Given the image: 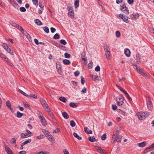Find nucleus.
<instances>
[{
	"label": "nucleus",
	"instance_id": "f257e3e1",
	"mask_svg": "<svg viewBox=\"0 0 154 154\" xmlns=\"http://www.w3.org/2000/svg\"><path fill=\"white\" fill-rule=\"evenodd\" d=\"M149 115V113L148 112H137L136 115V116L140 120H142L145 119Z\"/></svg>",
	"mask_w": 154,
	"mask_h": 154
},
{
	"label": "nucleus",
	"instance_id": "f03ea898",
	"mask_svg": "<svg viewBox=\"0 0 154 154\" xmlns=\"http://www.w3.org/2000/svg\"><path fill=\"white\" fill-rule=\"evenodd\" d=\"M116 101L118 105H123L124 103V98L123 96L120 95L117 97L116 99Z\"/></svg>",
	"mask_w": 154,
	"mask_h": 154
},
{
	"label": "nucleus",
	"instance_id": "7ed1b4c3",
	"mask_svg": "<svg viewBox=\"0 0 154 154\" xmlns=\"http://www.w3.org/2000/svg\"><path fill=\"white\" fill-rule=\"evenodd\" d=\"M122 137L120 135H115L114 134L112 137V142L113 143L114 141H116L117 142H120L122 140Z\"/></svg>",
	"mask_w": 154,
	"mask_h": 154
},
{
	"label": "nucleus",
	"instance_id": "20e7f679",
	"mask_svg": "<svg viewBox=\"0 0 154 154\" xmlns=\"http://www.w3.org/2000/svg\"><path fill=\"white\" fill-rule=\"evenodd\" d=\"M68 11L69 15L71 18L74 17V13L73 8L71 6H68Z\"/></svg>",
	"mask_w": 154,
	"mask_h": 154
},
{
	"label": "nucleus",
	"instance_id": "39448f33",
	"mask_svg": "<svg viewBox=\"0 0 154 154\" xmlns=\"http://www.w3.org/2000/svg\"><path fill=\"white\" fill-rule=\"evenodd\" d=\"M4 49L8 53H10L11 55H13L12 51L11 52V50L9 48V45L6 43H3L2 45Z\"/></svg>",
	"mask_w": 154,
	"mask_h": 154
},
{
	"label": "nucleus",
	"instance_id": "423d86ee",
	"mask_svg": "<svg viewBox=\"0 0 154 154\" xmlns=\"http://www.w3.org/2000/svg\"><path fill=\"white\" fill-rule=\"evenodd\" d=\"M146 101L148 109L149 110H151L152 107V105L150 98L149 97H147L146 99Z\"/></svg>",
	"mask_w": 154,
	"mask_h": 154
},
{
	"label": "nucleus",
	"instance_id": "0eeeda50",
	"mask_svg": "<svg viewBox=\"0 0 154 154\" xmlns=\"http://www.w3.org/2000/svg\"><path fill=\"white\" fill-rule=\"evenodd\" d=\"M121 9L126 14L128 15L129 14L128 9L126 8L125 5L124 4L121 7Z\"/></svg>",
	"mask_w": 154,
	"mask_h": 154
},
{
	"label": "nucleus",
	"instance_id": "6e6552de",
	"mask_svg": "<svg viewBox=\"0 0 154 154\" xmlns=\"http://www.w3.org/2000/svg\"><path fill=\"white\" fill-rule=\"evenodd\" d=\"M119 17L121 18L126 23H128L129 22L127 16L123 14H121L119 15Z\"/></svg>",
	"mask_w": 154,
	"mask_h": 154
},
{
	"label": "nucleus",
	"instance_id": "1a4fd4ad",
	"mask_svg": "<svg viewBox=\"0 0 154 154\" xmlns=\"http://www.w3.org/2000/svg\"><path fill=\"white\" fill-rule=\"evenodd\" d=\"M46 137L48 138V140L52 143H54L55 142V140L53 136L50 134L47 135Z\"/></svg>",
	"mask_w": 154,
	"mask_h": 154
},
{
	"label": "nucleus",
	"instance_id": "9d476101",
	"mask_svg": "<svg viewBox=\"0 0 154 154\" xmlns=\"http://www.w3.org/2000/svg\"><path fill=\"white\" fill-rule=\"evenodd\" d=\"M11 26L13 27H15L18 29H19L22 32V31H24V30L22 29V28L20 27L18 24L14 23H12L11 24Z\"/></svg>",
	"mask_w": 154,
	"mask_h": 154
},
{
	"label": "nucleus",
	"instance_id": "9b49d317",
	"mask_svg": "<svg viewBox=\"0 0 154 154\" xmlns=\"http://www.w3.org/2000/svg\"><path fill=\"white\" fill-rule=\"evenodd\" d=\"M141 57V56L140 54H137L136 55V61L137 63L139 64L141 62L140 60Z\"/></svg>",
	"mask_w": 154,
	"mask_h": 154
},
{
	"label": "nucleus",
	"instance_id": "f8f14e48",
	"mask_svg": "<svg viewBox=\"0 0 154 154\" xmlns=\"http://www.w3.org/2000/svg\"><path fill=\"white\" fill-rule=\"evenodd\" d=\"M95 149L97 150V151L102 154H105V151L101 149L100 147L96 146L95 147Z\"/></svg>",
	"mask_w": 154,
	"mask_h": 154
},
{
	"label": "nucleus",
	"instance_id": "ddd939ff",
	"mask_svg": "<svg viewBox=\"0 0 154 154\" xmlns=\"http://www.w3.org/2000/svg\"><path fill=\"white\" fill-rule=\"evenodd\" d=\"M31 141V139H29L25 141H24L23 142L21 145V149H22L23 148V146H24L26 144L30 143Z\"/></svg>",
	"mask_w": 154,
	"mask_h": 154
},
{
	"label": "nucleus",
	"instance_id": "4468645a",
	"mask_svg": "<svg viewBox=\"0 0 154 154\" xmlns=\"http://www.w3.org/2000/svg\"><path fill=\"white\" fill-rule=\"evenodd\" d=\"M117 110L118 113L122 116H125L127 115V113L121 110L120 109H118Z\"/></svg>",
	"mask_w": 154,
	"mask_h": 154
},
{
	"label": "nucleus",
	"instance_id": "2eb2a0df",
	"mask_svg": "<svg viewBox=\"0 0 154 154\" xmlns=\"http://www.w3.org/2000/svg\"><path fill=\"white\" fill-rule=\"evenodd\" d=\"M146 142L143 141L141 143H138L137 145L139 147L143 148L146 146Z\"/></svg>",
	"mask_w": 154,
	"mask_h": 154
},
{
	"label": "nucleus",
	"instance_id": "dca6fc26",
	"mask_svg": "<svg viewBox=\"0 0 154 154\" xmlns=\"http://www.w3.org/2000/svg\"><path fill=\"white\" fill-rule=\"evenodd\" d=\"M6 105L8 108H9L11 111H12V109L11 108V105L10 101L8 100L6 103Z\"/></svg>",
	"mask_w": 154,
	"mask_h": 154
},
{
	"label": "nucleus",
	"instance_id": "f3484780",
	"mask_svg": "<svg viewBox=\"0 0 154 154\" xmlns=\"http://www.w3.org/2000/svg\"><path fill=\"white\" fill-rule=\"evenodd\" d=\"M5 150L8 154H13L12 150L7 146H5Z\"/></svg>",
	"mask_w": 154,
	"mask_h": 154
},
{
	"label": "nucleus",
	"instance_id": "a211bd4d",
	"mask_svg": "<svg viewBox=\"0 0 154 154\" xmlns=\"http://www.w3.org/2000/svg\"><path fill=\"white\" fill-rule=\"evenodd\" d=\"M40 101L43 107H45L47 106L48 105L46 103V101L42 98L40 99Z\"/></svg>",
	"mask_w": 154,
	"mask_h": 154
},
{
	"label": "nucleus",
	"instance_id": "6ab92c4d",
	"mask_svg": "<svg viewBox=\"0 0 154 154\" xmlns=\"http://www.w3.org/2000/svg\"><path fill=\"white\" fill-rule=\"evenodd\" d=\"M124 53L125 55L127 57H129L130 55L131 52L129 49H126Z\"/></svg>",
	"mask_w": 154,
	"mask_h": 154
},
{
	"label": "nucleus",
	"instance_id": "aec40b11",
	"mask_svg": "<svg viewBox=\"0 0 154 154\" xmlns=\"http://www.w3.org/2000/svg\"><path fill=\"white\" fill-rule=\"evenodd\" d=\"M104 49L105 52H109V48L106 44L104 45Z\"/></svg>",
	"mask_w": 154,
	"mask_h": 154
},
{
	"label": "nucleus",
	"instance_id": "412c9836",
	"mask_svg": "<svg viewBox=\"0 0 154 154\" xmlns=\"http://www.w3.org/2000/svg\"><path fill=\"white\" fill-rule=\"evenodd\" d=\"M25 34L28 40L30 42L32 40L31 39V37L27 33V32H26V31H25L23 32Z\"/></svg>",
	"mask_w": 154,
	"mask_h": 154
},
{
	"label": "nucleus",
	"instance_id": "4be33fe9",
	"mask_svg": "<svg viewBox=\"0 0 154 154\" xmlns=\"http://www.w3.org/2000/svg\"><path fill=\"white\" fill-rule=\"evenodd\" d=\"M26 136H27L28 137H31L32 136V133L29 131V130H26Z\"/></svg>",
	"mask_w": 154,
	"mask_h": 154
},
{
	"label": "nucleus",
	"instance_id": "5701e85b",
	"mask_svg": "<svg viewBox=\"0 0 154 154\" xmlns=\"http://www.w3.org/2000/svg\"><path fill=\"white\" fill-rule=\"evenodd\" d=\"M42 132L45 135L46 137L47 135H48V134H50V133L47 130H45L44 129H42Z\"/></svg>",
	"mask_w": 154,
	"mask_h": 154
},
{
	"label": "nucleus",
	"instance_id": "b1692460",
	"mask_svg": "<svg viewBox=\"0 0 154 154\" xmlns=\"http://www.w3.org/2000/svg\"><path fill=\"white\" fill-rule=\"evenodd\" d=\"M62 115L63 118L66 119H68L69 117V116L67 112H64L62 113Z\"/></svg>",
	"mask_w": 154,
	"mask_h": 154
},
{
	"label": "nucleus",
	"instance_id": "393cba45",
	"mask_svg": "<svg viewBox=\"0 0 154 154\" xmlns=\"http://www.w3.org/2000/svg\"><path fill=\"white\" fill-rule=\"evenodd\" d=\"M35 23L38 26H41L42 25V23L39 20L36 19L35 20Z\"/></svg>",
	"mask_w": 154,
	"mask_h": 154
},
{
	"label": "nucleus",
	"instance_id": "a878e982",
	"mask_svg": "<svg viewBox=\"0 0 154 154\" xmlns=\"http://www.w3.org/2000/svg\"><path fill=\"white\" fill-rule=\"evenodd\" d=\"M18 92L20 93L21 94L24 96H25L26 97H29V95L27 94L26 93L21 90L20 89H19L18 90Z\"/></svg>",
	"mask_w": 154,
	"mask_h": 154
},
{
	"label": "nucleus",
	"instance_id": "bb28decb",
	"mask_svg": "<svg viewBox=\"0 0 154 154\" xmlns=\"http://www.w3.org/2000/svg\"><path fill=\"white\" fill-rule=\"evenodd\" d=\"M79 0H76L74 3V7L75 8H78L79 6Z\"/></svg>",
	"mask_w": 154,
	"mask_h": 154
},
{
	"label": "nucleus",
	"instance_id": "cd10ccee",
	"mask_svg": "<svg viewBox=\"0 0 154 154\" xmlns=\"http://www.w3.org/2000/svg\"><path fill=\"white\" fill-rule=\"evenodd\" d=\"M59 100L63 102L66 103L67 101V100L65 97H61L59 98Z\"/></svg>",
	"mask_w": 154,
	"mask_h": 154
},
{
	"label": "nucleus",
	"instance_id": "c85d7f7f",
	"mask_svg": "<svg viewBox=\"0 0 154 154\" xmlns=\"http://www.w3.org/2000/svg\"><path fill=\"white\" fill-rule=\"evenodd\" d=\"M73 135L76 138L79 140H81L82 139V138L79 136V135L75 132H74L73 133Z\"/></svg>",
	"mask_w": 154,
	"mask_h": 154
},
{
	"label": "nucleus",
	"instance_id": "c756f323",
	"mask_svg": "<svg viewBox=\"0 0 154 154\" xmlns=\"http://www.w3.org/2000/svg\"><path fill=\"white\" fill-rule=\"evenodd\" d=\"M125 94V95L128 98V99L129 100V101H131V98L130 97L129 94L125 90L124 91V92H123Z\"/></svg>",
	"mask_w": 154,
	"mask_h": 154
},
{
	"label": "nucleus",
	"instance_id": "7c9ffc66",
	"mask_svg": "<svg viewBox=\"0 0 154 154\" xmlns=\"http://www.w3.org/2000/svg\"><path fill=\"white\" fill-rule=\"evenodd\" d=\"M23 116V114L18 111L17 113L16 116L18 118H21Z\"/></svg>",
	"mask_w": 154,
	"mask_h": 154
},
{
	"label": "nucleus",
	"instance_id": "2f4dec72",
	"mask_svg": "<svg viewBox=\"0 0 154 154\" xmlns=\"http://www.w3.org/2000/svg\"><path fill=\"white\" fill-rule=\"evenodd\" d=\"M89 140L92 142H94L96 141L95 138L94 137H90L88 139Z\"/></svg>",
	"mask_w": 154,
	"mask_h": 154
},
{
	"label": "nucleus",
	"instance_id": "473e14b6",
	"mask_svg": "<svg viewBox=\"0 0 154 154\" xmlns=\"http://www.w3.org/2000/svg\"><path fill=\"white\" fill-rule=\"evenodd\" d=\"M105 55L106 56V58L108 59L109 60L110 59V52H105Z\"/></svg>",
	"mask_w": 154,
	"mask_h": 154
},
{
	"label": "nucleus",
	"instance_id": "72a5a7b5",
	"mask_svg": "<svg viewBox=\"0 0 154 154\" xmlns=\"http://www.w3.org/2000/svg\"><path fill=\"white\" fill-rule=\"evenodd\" d=\"M63 62L65 65H69L70 63V61L69 60L65 59L63 60Z\"/></svg>",
	"mask_w": 154,
	"mask_h": 154
},
{
	"label": "nucleus",
	"instance_id": "f704fd0d",
	"mask_svg": "<svg viewBox=\"0 0 154 154\" xmlns=\"http://www.w3.org/2000/svg\"><path fill=\"white\" fill-rule=\"evenodd\" d=\"M36 154H50V153L48 152L42 151L36 152Z\"/></svg>",
	"mask_w": 154,
	"mask_h": 154
},
{
	"label": "nucleus",
	"instance_id": "c9c22d12",
	"mask_svg": "<svg viewBox=\"0 0 154 154\" xmlns=\"http://www.w3.org/2000/svg\"><path fill=\"white\" fill-rule=\"evenodd\" d=\"M29 98H32L34 99H37V97L35 95L33 94H31L29 95V97H28Z\"/></svg>",
	"mask_w": 154,
	"mask_h": 154
},
{
	"label": "nucleus",
	"instance_id": "e433bc0d",
	"mask_svg": "<svg viewBox=\"0 0 154 154\" xmlns=\"http://www.w3.org/2000/svg\"><path fill=\"white\" fill-rule=\"evenodd\" d=\"M69 106L72 107H75L77 106V103L71 102L69 104Z\"/></svg>",
	"mask_w": 154,
	"mask_h": 154
},
{
	"label": "nucleus",
	"instance_id": "4c0bfd02",
	"mask_svg": "<svg viewBox=\"0 0 154 154\" xmlns=\"http://www.w3.org/2000/svg\"><path fill=\"white\" fill-rule=\"evenodd\" d=\"M60 36L58 34L56 33L54 35L53 38L55 39H59L60 38Z\"/></svg>",
	"mask_w": 154,
	"mask_h": 154
},
{
	"label": "nucleus",
	"instance_id": "58836bf2",
	"mask_svg": "<svg viewBox=\"0 0 154 154\" xmlns=\"http://www.w3.org/2000/svg\"><path fill=\"white\" fill-rule=\"evenodd\" d=\"M99 77L97 75H94V76L93 78V80L94 81H96V80H99Z\"/></svg>",
	"mask_w": 154,
	"mask_h": 154
},
{
	"label": "nucleus",
	"instance_id": "ea45409f",
	"mask_svg": "<svg viewBox=\"0 0 154 154\" xmlns=\"http://www.w3.org/2000/svg\"><path fill=\"white\" fill-rule=\"evenodd\" d=\"M70 125L72 127H74L75 125V123L73 120H71L70 122Z\"/></svg>",
	"mask_w": 154,
	"mask_h": 154
},
{
	"label": "nucleus",
	"instance_id": "a19ab883",
	"mask_svg": "<svg viewBox=\"0 0 154 154\" xmlns=\"http://www.w3.org/2000/svg\"><path fill=\"white\" fill-rule=\"evenodd\" d=\"M42 124L44 125H47V123L46 120L44 118L41 121Z\"/></svg>",
	"mask_w": 154,
	"mask_h": 154
},
{
	"label": "nucleus",
	"instance_id": "79ce46f5",
	"mask_svg": "<svg viewBox=\"0 0 154 154\" xmlns=\"http://www.w3.org/2000/svg\"><path fill=\"white\" fill-rule=\"evenodd\" d=\"M43 29L44 31L46 33H48L49 32V29L48 27L46 26H45Z\"/></svg>",
	"mask_w": 154,
	"mask_h": 154
},
{
	"label": "nucleus",
	"instance_id": "37998d69",
	"mask_svg": "<svg viewBox=\"0 0 154 154\" xmlns=\"http://www.w3.org/2000/svg\"><path fill=\"white\" fill-rule=\"evenodd\" d=\"M106 138V134H103L101 137V139L102 140H105Z\"/></svg>",
	"mask_w": 154,
	"mask_h": 154
},
{
	"label": "nucleus",
	"instance_id": "c03bdc74",
	"mask_svg": "<svg viewBox=\"0 0 154 154\" xmlns=\"http://www.w3.org/2000/svg\"><path fill=\"white\" fill-rule=\"evenodd\" d=\"M64 56L66 58H69L70 57V55L69 54L66 52L64 54Z\"/></svg>",
	"mask_w": 154,
	"mask_h": 154
},
{
	"label": "nucleus",
	"instance_id": "a18cd8bd",
	"mask_svg": "<svg viewBox=\"0 0 154 154\" xmlns=\"http://www.w3.org/2000/svg\"><path fill=\"white\" fill-rule=\"evenodd\" d=\"M33 4L36 5H38V0H32Z\"/></svg>",
	"mask_w": 154,
	"mask_h": 154
},
{
	"label": "nucleus",
	"instance_id": "49530a36",
	"mask_svg": "<svg viewBox=\"0 0 154 154\" xmlns=\"http://www.w3.org/2000/svg\"><path fill=\"white\" fill-rule=\"evenodd\" d=\"M20 136L22 138H27L28 137L26 136V134H24L23 133H22L20 134Z\"/></svg>",
	"mask_w": 154,
	"mask_h": 154
},
{
	"label": "nucleus",
	"instance_id": "de8ad7c7",
	"mask_svg": "<svg viewBox=\"0 0 154 154\" xmlns=\"http://www.w3.org/2000/svg\"><path fill=\"white\" fill-rule=\"evenodd\" d=\"M44 138V136L43 135H40L37 136L36 138L38 139H43Z\"/></svg>",
	"mask_w": 154,
	"mask_h": 154
},
{
	"label": "nucleus",
	"instance_id": "09e8293b",
	"mask_svg": "<svg viewBox=\"0 0 154 154\" xmlns=\"http://www.w3.org/2000/svg\"><path fill=\"white\" fill-rule=\"evenodd\" d=\"M60 42L61 44L63 45H65L66 44V42L64 39H62L60 40Z\"/></svg>",
	"mask_w": 154,
	"mask_h": 154
},
{
	"label": "nucleus",
	"instance_id": "8fccbe9b",
	"mask_svg": "<svg viewBox=\"0 0 154 154\" xmlns=\"http://www.w3.org/2000/svg\"><path fill=\"white\" fill-rule=\"evenodd\" d=\"M44 108L45 109V110L47 112H51L50 109L48 108V105L47 106H45V107H44Z\"/></svg>",
	"mask_w": 154,
	"mask_h": 154
},
{
	"label": "nucleus",
	"instance_id": "3c124183",
	"mask_svg": "<svg viewBox=\"0 0 154 154\" xmlns=\"http://www.w3.org/2000/svg\"><path fill=\"white\" fill-rule=\"evenodd\" d=\"M117 106L116 105L113 104L112 105V108L113 110H116L117 109Z\"/></svg>",
	"mask_w": 154,
	"mask_h": 154
},
{
	"label": "nucleus",
	"instance_id": "603ef678",
	"mask_svg": "<svg viewBox=\"0 0 154 154\" xmlns=\"http://www.w3.org/2000/svg\"><path fill=\"white\" fill-rule=\"evenodd\" d=\"M100 70V67L99 66H97L95 69V70L96 72H98Z\"/></svg>",
	"mask_w": 154,
	"mask_h": 154
},
{
	"label": "nucleus",
	"instance_id": "864d4df0",
	"mask_svg": "<svg viewBox=\"0 0 154 154\" xmlns=\"http://www.w3.org/2000/svg\"><path fill=\"white\" fill-rule=\"evenodd\" d=\"M20 11L22 12H24L26 11L25 8L24 7H21L20 9Z\"/></svg>",
	"mask_w": 154,
	"mask_h": 154
},
{
	"label": "nucleus",
	"instance_id": "5fc2aeb1",
	"mask_svg": "<svg viewBox=\"0 0 154 154\" xmlns=\"http://www.w3.org/2000/svg\"><path fill=\"white\" fill-rule=\"evenodd\" d=\"M116 35L117 37H119L120 35V33L119 31H117L116 32Z\"/></svg>",
	"mask_w": 154,
	"mask_h": 154
},
{
	"label": "nucleus",
	"instance_id": "6e6d98bb",
	"mask_svg": "<svg viewBox=\"0 0 154 154\" xmlns=\"http://www.w3.org/2000/svg\"><path fill=\"white\" fill-rule=\"evenodd\" d=\"M93 63H89L88 65V68L90 69H91L93 66Z\"/></svg>",
	"mask_w": 154,
	"mask_h": 154
},
{
	"label": "nucleus",
	"instance_id": "4d7b16f0",
	"mask_svg": "<svg viewBox=\"0 0 154 154\" xmlns=\"http://www.w3.org/2000/svg\"><path fill=\"white\" fill-rule=\"evenodd\" d=\"M87 91V89L85 87H84L82 90L81 92L83 94H85Z\"/></svg>",
	"mask_w": 154,
	"mask_h": 154
},
{
	"label": "nucleus",
	"instance_id": "13d9d810",
	"mask_svg": "<svg viewBox=\"0 0 154 154\" xmlns=\"http://www.w3.org/2000/svg\"><path fill=\"white\" fill-rule=\"evenodd\" d=\"M63 152L64 154H70L68 151L66 149H64Z\"/></svg>",
	"mask_w": 154,
	"mask_h": 154
},
{
	"label": "nucleus",
	"instance_id": "bf43d9fd",
	"mask_svg": "<svg viewBox=\"0 0 154 154\" xmlns=\"http://www.w3.org/2000/svg\"><path fill=\"white\" fill-rule=\"evenodd\" d=\"M50 29H51V32L52 33H54V32H55V31H56V29L53 27H51V28Z\"/></svg>",
	"mask_w": 154,
	"mask_h": 154
},
{
	"label": "nucleus",
	"instance_id": "052dcab7",
	"mask_svg": "<svg viewBox=\"0 0 154 154\" xmlns=\"http://www.w3.org/2000/svg\"><path fill=\"white\" fill-rule=\"evenodd\" d=\"M134 18L135 19H137L139 17V15L137 13L135 15H134Z\"/></svg>",
	"mask_w": 154,
	"mask_h": 154
},
{
	"label": "nucleus",
	"instance_id": "680f3d73",
	"mask_svg": "<svg viewBox=\"0 0 154 154\" xmlns=\"http://www.w3.org/2000/svg\"><path fill=\"white\" fill-rule=\"evenodd\" d=\"M0 57L3 60L6 56L3 54L0 53Z\"/></svg>",
	"mask_w": 154,
	"mask_h": 154
},
{
	"label": "nucleus",
	"instance_id": "e2e57ef3",
	"mask_svg": "<svg viewBox=\"0 0 154 154\" xmlns=\"http://www.w3.org/2000/svg\"><path fill=\"white\" fill-rule=\"evenodd\" d=\"M82 60L84 62V63H87V59L86 57L82 58Z\"/></svg>",
	"mask_w": 154,
	"mask_h": 154
},
{
	"label": "nucleus",
	"instance_id": "0e129e2a",
	"mask_svg": "<svg viewBox=\"0 0 154 154\" xmlns=\"http://www.w3.org/2000/svg\"><path fill=\"white\" fill-rule=\"evenodd\" d=\"M13 6L15 7H16L17 6H18V4L16 2H14L13 3H12L11 4Z\"/></svg>",
	"mask_w": 154,
	"mask_h": 154
},
{
	"label": "nucleus",
	"instance_id": "69168bd1",
	"mask_svg": "<svg viewBox=\"0 0 154 154\" xmlns=\"http://www.w3.org/2000/svg\"><path fill=\"white\" fill-rule=\"evenodd\" d=\"M127 2L129 4H131L133 3L134 0H128Z\"/></svg>",
	"mask_w": 154,
	"mask_h": 154
},
{
	"label": "nucleus",
	"instance_id": "338daca9",
	"mask_svg": "<svg viewBox=\"0 0 154 154\" xmlns=\"http://www.w3.org/2000/svg\"><path fill=\"white\" fill-rule=\"evenodd\" d=\"M24 105L25 106L27 107L28 109H30V107L27 103H25L24 104Z\"/></svg>",
	"mask_w": 154,
	"mask_h": 154
},
{
	"label": "nucleus",
	"instance_id": "774afa93",
	"mask_svg": "<svg viewBox=\"0 0 154 154\" xmlns=\"http://www.w3.org/2000/svg\"><path fill=\"white\" fill-rule=\"evenodd\" d=\"M11 142L14 144L16 143V140L14 138H12L11 140Z\"/></svg>",
	"mask_w": 154,
	"mask_h": 154
}]
</instances>
